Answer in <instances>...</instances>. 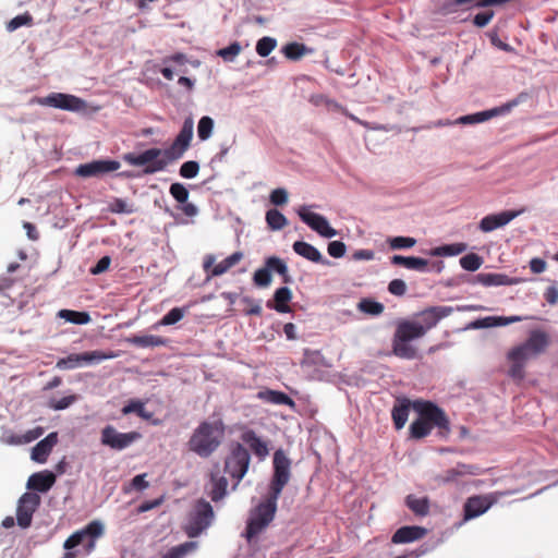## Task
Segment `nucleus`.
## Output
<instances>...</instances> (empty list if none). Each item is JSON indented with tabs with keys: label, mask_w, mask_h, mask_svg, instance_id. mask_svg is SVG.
<instances>
[{
	"label": "nucleus",
	"mask_w": 558,
	"mask_h": 558,
	"mask_svg": "<svg viewBox=\"0 0 558 558\" xmlns=\"http://www.w3.org/2000/svg\"><path fill=\"white\" fill-rule=\"evenodd\" d=\"M274 474L269 484V492L265 499L251 512L245 529V537L251 542L262 533L274 520L277 512V501L291 477V460L283 450L274 453Z\"/></svg>",
	"instance_id": "obj_1"
},
{
	"label": "nucleus",
	"mask_w": 558,
	"mask_h": 558,
	"mask_svg": "<svg viewBox=\"0 0 558 558\" xmlns=\"http://www.w3.org/2000/svg\"><path fill=\"white\" fill-rule=\"evenodd\" d=\"M412 408L418 414V417L409 427L411 438H425L434 427L438 428L441 436H447L450 433L448 416L436 403L426 400H415L412 402Z\"/></svg>",
	"instance_id": "obj_2"
},
{
	"label": "nucleus",
	"mask_w": 558,
	"mask_h": 558,
	"mask_svg": "<svg viewBox=\"0 0 558 558\" xmlns=\"http://www.w3.org/2000/svg\"><path fill=\"white\" fill-rule=\"evenodd\" d=\"M225 426L221 421L202 422L187 441L189 449L202 458L211 456L221 445Z\"/></svg>",
	"instance_id": "obj_3"
},
{
	"label": "nucleus",
	"mask_w": 558,
	"mask_h": 558,
	"mask_svg": "<svg viewBox=\"0 0 558 558\" xmlns=\"http://www.w3.org/2000/svg\"><path fill=\"white\" fill-rule=\"evenodd\" d=\"M104 534V523L99 520L90 521L83 529L75 531L65 539L63 548L66 553H64L62 558H77L80 550H73L77 546H82L85 556L90 555L96 548L97 541L101 538Z\"/></svg>",
	"instance_id": "obj_4"
},
{
	"label": "nucleus",
	"mask_w": 558,
	"mask_h": 558,
	"mask_svg": "<svg viewBox=\"0 0 558 558\" xmlns=\"http://www.w3.org/2000/svg\"><path fill=\"white\" fill-rule=\"evenodd\" d=\"M424 329L420 323L412 320H401L398 323L392 338V353L405 360H413L417 356V350L410 341L422 338Z\"/></svg>",
	"instance_id": "obj_5"
},
{
	"label": "nucleus",
	"mask_w": 558,
	"mask_h": 558,
	"mask_svg": "<svg viewBox=\"0 0 558 558\" xmlns=\"http://www.w3.org/2000/svg\"><path fill=\"white\" fill-rule=\"evenodd\" d=\"M123 160L131 166L144 167V174L162 171L170 163L167 156H163V150L159 148H149L141 154L128 153L123 155Z\"/></svg>",
	"instance_id": "obj_6"
},
{
	"label": "nucleus",
	"mask_w": 558,
	"mask_h": 558,
	"mask_svg": "<svg viewBox=\"0 0 558 558\" xmlns=\"http://www.w3.org/2000/svg\"><path fill=\"white\" fill-rule=\"evenodd\" d=\"M213 519L214 510L211 505L205 499H199L189 513L184 531L189 537H196L210 525Z\"/></svg>",
	"instance_id": "obj_7"
},
{
	"label": "nucleus",
	"mask_w": 558,
	"mask_h": 558,
	"mask_svg": "<svg viewBox=\"0 0 558 558\" xmlns=\"http://www.w3.org/2000/svg\"><path fill=\"white\" fill-rule=\"evenodd\" d=\"M251 457L241 444L232 446L230 454L225 460V472L235 480L234 487L241 482L250 466Z\"/></svg>",
	"instance_id": "obj_8"
},
{
	"label": "nucleus",
	"mask_w": 558,
	"mask_h": 558,
	"mask_svg": "<svg viewBox=\"0 0 558 558\" xmlns=\"http://www.w3.org/2000/svg\"><path fill=\"white\" fill-rule=\"evenodd\" d=\"M32 104L53 107L66 111H81L85 109V101L74 95L63 93H51L46 97H35Z\"/></svg>",
	"instance_id": "obj_9"
},
{
	"label": "nucleus",
	"mask_w": 558,
	"mask_h": 558,
	"mask_svg": "<svg viewBox=\"0 0 558 558\" xmlns=\"http://www.w3.org/2000/svg\"><path fill=\"white\" fill-rule=\"evenodd\" d=\"M141 438L138 432L120 433L112 425L105 426L100 433L101 445L113 450H123Z\"/></svg>",
	"instance_id": "obj_10"
},
{
	"label": "nucleus",
	"mask_w": 558,
	"mask_h": 558,
	"mask_svg": "<svg viewBox=\"0 0 558 558\" xmlns=\"http://www.w3.org/2000/svg\"><path fill=\"white\" fill-rule=\"evenodd\" d=\"M193 120L187 118L183 122V125L171 146L163 150V156H167L170 162L180 159L189 149L193 138Z\"/></svg>",
	"instance_id": "obj_11"
},
{
	"label": "nucleus",
	"mask_w": 558,
	"mask_h": 558,
	"mask_svg": "<svg viewBox=\"0 0 558 558\" xmlns=\"http://www.w3.org/2000/svg\"><path fill=\"white\" fill-rule=\"evenodd\" d=\"M244 257V254L240 251L234 252L230 256L226 257L218 264H215L216 257L213 254H208L204 257L203 269L207 275V280L213 277H218L227 271H229L232 267L238 265Z\"/></svg>",
	"instance_id": "obj_12"
},
{
	"label": "nucleus",
	"mask_w": 558,
	"mask_h": 558,
	"mask_svg": "<svg viewBox=\"0 0 558 558\" xmlns=\"http://www.w3.org/2000/svg\"><path fill=\"white\" fill-rule=\"evenodd\" d=\"M549 344V336L542 330H532L526 341L514 347L513 354H524L529 359L543 353Z\"/></svg>",
	"instance_id": "obj_13"
},
{
	"label": "nucleus",
	"mask_w": 558,
	"mask_h": 558,
	"mask_svg": "<svg viewBox=\"0 0 558 558\" xmlns=\"http://www.w3.org/2000/svg\"><path fill=\"white\" fill-rule=\"evenodd\" d=\"M40 505V497L35 493H24L19 499L16 508L17 524L26 529L31 525L33 514Z\"/></svg>",
	"instance_id": "obj_14"
},
{
	"label": "nucleus",
	"mask_w": 558,
	"mask_h": 558,
	"mask_svg": "<svg viewBox=\"0 0 558 558\" xmlns=\"http://www.w3.org/2000/svg\"><path fill=\"white\" fill-rule=\"evenodd\" d=\"M298 214L301 220L319 235L324 238H333L337 235V231L330 227L328 220L324 216L310 211L306 206H302Z\"/></svg>",
	"instance_id": "obj_15"
},
{
	"label": "nucleus",
	"mask_w": 558,
	"mask_h": 558,
	"mask_svg": "<svg viewBox=\"0 0 558 558\" xmlns=\"http://www.w3.org/2000/svg\"><path fill=\"white\" fill-rule=\"evenodd\" d=\"M120 162L117 160H94L92 162L82 163L75 169V174L81 178L99 177L105 173L117 171Z\"/></svg>",
	"instance_id": "obj_16"
},
{
	"label": "nucleus",
	"mask_w": 558,
	"mask_h": 558,
	"mask_svg": "<svg viewBox=\"0 0 558 558\" xmlns=\"http://www.w3.org/2000/svg\"><path fill=\"white\" fill-rule=\"evenodd\" d=\"M522 210H506L499 214H493L485 216L480 222V229L483 232H490L497 228L504 227L513 220L515 217L521 215Z\"/></svg>",
	"instance_id": "obj_17"
},
{
	"label": "nucleus",
	"mask_w": 558,
	"mask_h": 558,
	"mask_svg": "<svg viewBox=\"0 0 558 558\" xmlns=\"http://www.w3.org/2000/svg\"><path fill=\"white\" fill-rule=\"evenodd\" d=\"M452 313L450 306H430L422 311L418 316L421 318V327L424 329V335L434 328L440 319L449 316Z\"/></svg>",
	"instance_id": "obj_18"
},
{
	"label": "nucleus",
	"mask_w": 558,
	"mask_h": 558,
	"mask_svg": "<svg viewBox=\"0 0 558 558\" xmlns=\"http://www.w3.org/2000/svg\"><path fill=\"white\" fill-rule=\"evenodd\" d=\"M493 501L487 496H473L464 504V519L470 520L485 513Z\"/></svg>",
	"instance_id": "obj_19"
},
{
	"label": "nucleus",
	"mask_w": 558,
	"mask_h": 558,
	"mask_svg": "<svg viewBox=\"0 0 558 558\" xmlns=\"http://www.w3.org/2000/svg\"><path fill=\"white\" fill-rule=\"evenodd\" d=\"M427 534V530L422 526L416 525H407L398 529L392 537L391 542L393 544H407L418 541L423 538Z\"/></svg>",
	"instance_id": "obj_20"
},
{
	"label": "nucleus",
	"mask_w": 558,
	"mask_h": 558,
	"mask_svg": "<svg viewBox=\"0 0 558 558\" xmlns=\"http://www.w3.org/2000/svg\"><path fill=\"white\" fill-rule=\"evenodd\" d=\"M57 442L58 433H50L32 449V459L38 463H45Z\"/></svg>",
	"instance_id": "obj_21"
},
{
	"label": "nucleus",
	"mask_w": 558,
	"mask_h": 558,
	"mask_svg": "<svg viewBox=\"0 0 558 558\" xmlns=\"http://www.w3.org/2000/svg\"><path fill=\"white\" fill-rule=\"evenodd\" d=\"M56 483V475L50 471L34 473L27 481V488L40 493L48 492Z\"/></svg>",
	"instance_id": "obj_22"
},
{
	"label": "nucleus",
	"mask_w": 558,
	"mask_h": 558,
	"mask_svg": "<svg viewBox=\"0 0 558 558\" xmlns=\"http://www.w3.org/2000/svg\"><path fill=\"white\" fill-rule=\"evenodd\" d=\"M292 247L298 255L307 260L317 264L329 265V260L324 258L322 253L314 245L305 241H295Z\"/></svg>",
	"instance_id": "obj_23"
},
{
	"label": "nucleus",
	"mask_w": 558,
	"mask_h": 558,
	"mask_svg": "<svg viewBox=\"0 0 558 558\" xmlns=\"http://www.w3.org/2000/svg\"><path fill=\"white\" fill-rule=\"evenodd\" d=\"M392 265L402 266L407 269L416 270V271H427L428 270V260L415 257V256H402V255H393L390 258Z\"/></svg>",
	"instance_id": "obj_24"
},
{
	"label": "nucleus",
	"mask_w": 558,
	"mask_h": 558,
	"mask_svg": "<svg viewBox=\"0 0 558 558\" xmlns=\"http://www.w3.org/2000/svg\"><path fill=\"white\" fill-rule=\"evenodd\" d=\"M291 300V290L287 287H281L274 293V304L271 301H268L267 307L275 308L278 313H289L291 312V307L289 306Z\"/></svg>",
	"instance_id": "obj_25"
},
{
	"label": "nucleus",
	"mask_w": 558,
	"mask_h": 558,
	"mask_svg": "<svg viewBox=\"0 0 558 558\" xmlns=\"http://www.w3.org/2000/svg\"><path fill=\"white\" fill-rule=\"evenodd\" d=\"M241 438L258 458L264 459L268 456L269 450L267 444L262 440L254 430L248 429L244 432Z\"/></svg>",
	"instance_id": "obj_26"
},
{
	"label": "nucleus",
	"mask_w": 558,
	"mask_h": 558,
	"mask_svg": "<svg viewBox=\"0 0 558 558\" xmlns=\"http://www.w3.org/2000/svg\"><path fill=\"white\" fill-rule=\"evenodd\" d=\"M476 282L485 286H512L518 282L517 279L510 278L505 274H492V272H481L476 276Z\"/></svg>",
	"instance_id": "obj_27"
},
{
	"label": "nucleus",
	"mask_w": 558,
	"mask_h": 558,
	"mask_svg": "<svg viewBox=\"0 0 558 558\" xmlns=\"http://www.w3.org/2000/svg\"><path fill=\"white\" fill-rule=\"evenodd\" d=\"M228 481L225 476L219 474V471L211 472L210 474V489L208 492L213 501L221 500L227 494Z\"/></svg>",
	"instance_id": "obj_28"
},
{
	"label": "nucleus",
	"mask_w": 558,
	"mask_h": 558,
	"mask_svg": "<svg viewBox=\"0 0 558 558\" xmlns=\"http://www.w3.org/2000/svg\"><path fill=\"white\" fill-rule=\"evenodd\" d=\"M514 348L508 352V360L511 362V366L508 374L511 378L522 380L525 376L524 366L529 357L524 354H513Z\"/></svg>",
	"instance_id": "obj_29"
},
{
	"label": "nucleus",
	"mask_w": 558,
	"mask_h": 558,
	"mask_svg": "<svg viewBox=\"0 0 558 558\" xmlns=\"http://www.w3.org/2000/svg\"><path fill=\"white\" fill-rule=\"evenodd\" d=\"M257 398L268 403L288 405L291 409L295 407L293 399L282 391L271 389L262 390L258 391Z\"/></svg>",
	"instance_id": "obj_30"
},
{
	"label": "nucleus",
	"mask_w": 558,
	"mask_h": 558,
	"mask_svg": "<svg viewBox=\"0 0 558 558\" xmlns=\"http://www.w3.org/2000/svg\"><path fill=\"white\" fill-rule=\"evenodd\" d=\"M126 341L132 344V345H135L137 348H154V347H161V345H166L168 340L160 337V336H155V335H143V336H138V335H134V336H131L126 339Z\"/></svg>",
	"instance_id": "obj_31"
},
{
	"label": "nucleus",
	"mask_w": 558,
	"mask_h": 558,
	"mask_svg": "<svg viewBox=\"0 0 558 558\" xmlns=\"http://www.w3.org/2000/svg\"><path fill=\"white\" fill-rule=\"evenodd\" d=\"M77 355L82 366L97 364L105 360L116 359L117 356H119V354L113 351L106 352L98 350L78 353Z\"/></svg>",
	"instance_id": "obj_32"
},
{
	"label": "nucleus",
	"mask_w": 558,
	"mask_h": 558,
	"mask_svg": "<svg viewBox=\"0 0 558 558\" xmlns=\"http://www.w3.org/2000/svg\"><path fill=\"white\" fill-rule=\"evenodd\" d=\"M412 407V402L408 399H403V401L399 405H395L391 411V417L395 424L396 429H401L404 427L408 417L409 411Z\"/></svg>",
	"instance_id": "obj_33"
},
{
	"label": "nucleus",
	"mask_w": 558,
	"mask_h": 558,
	"mask_svg": "<svg viewBox=\"0 0 558 558\" xmlns=\"http://www.w3.org/2000/svg\"><path fill=\"white\" fill-rule=\"evenodd\" d=\"M408 508L418 517H425L429 512V501L426 497L417 498L409 495L405 499Z\"/></svg>",
	"instance_id": "obj_34"
},
{
	"label": "nucleus",
	"mask_w": 558,
	"mask_h": 558,
	"mask_svg": "<svg viewBox=\"0 0 558 558\" xmlns=\"http://www.w3.org/2000/svg\"><path fill=\"white\" fill-rule=\"evenodd\" d=\"M468 245L465 243H453L437 246L430 250L432 256H456L465 252Z\"/></svg>",
	"instance_id": "obj_35"
},
{
	"label": "nucleus",
	"mask_w": 558,
	"mask_h": 558,
	"mask_svg": "<svg viewBox=\"0 0 558 558\" xmlns=\"http://www.w3.org/2000/svg\"><path fill=\"white\" fill-rule=\"evenodd\" d=\"M312 51L311 48L300 43H290L283 47V53L290 60H299Z\"/></svg>",
	"instance_id": "obj_36"
},
{
	"label": "nucleus",
	"mask_w": 558,
	"mask_h": 558,
	"mask_svg": "<svg viewBox=\"0 0 558 558\" xmlns=\"http://www.w3.org/2000/svg\"><path fill=\"white\" fill-rule=\"evenodd\" d=\"M266 222L271 230H281L288 226V219L278 209H269L266 213Z\"/></svg>",
	"instance_id": "obj_37"
},
{
	"label": "nucleus",
	"mask_w": 558,
	"mask_h": 558,
	"mask_svg": "<svg viewBox=\"0 0 558 558\" xmlns=\"http://www.w3.org/2000/svg\"><path fill=\"white\" fill-rule=\"evenodd\" d=\"M59 316L64 318L66 322L76 325H85L90 320V316L87 312H77L72 310H61L59 312Z\"/></svg>",
	"instance_id": "obj_38"
},
{
	"label": "nucleus",
	"mask_w": 558,
	"mask_h": 558,
	"mask_svg": "<svg viewBox=\"0 0 558 558\" xmlns=\"http://www.w3.org/2000/svg\"><path fill=\"white\" fill-rule=\"evenodd\" d=\"M357 310L372 316H378L384 312L385 307L381 303L375 300L362 299L357 303Z\"/></svg>",
	"instance_id": "obj_39"
},
{
	"label": "nucleus",
	"mask_w": 558,
	"mask_h": 558,
	"mask_svg": "<svg viewBox=\"0 0 558 558\" xmlns=\"http://www.w3.org/2000/svg\"><path fill=\"white\" fill-rule=\"evenodd\" d=\"M121 412L124 415L136 413L140 417L144 420H149L151 417V413H148L145 410L144 402H142L141 400H131L128 404H125L122 408Z\"/></svg>",
	"instance_id": "obj_40"
},
{
	"label": "nucleus",
	"mask_w": 558,
	"mask_h": 558,
	"mask_svg": "<svg viewBox=\"0 0 558 558\" xmlns=\"http://www.w3.org/2000/svg\"><path fill=\"white\" fill-rule=\"evenodd\" d=\"M465 474L474 475L476 474V469L473 465L458 464L456 468L449 469L445 472L444 480L446 482H452L456 481L457 477Z\"/></svg>",
	"instance_id": "obj_41"
},
{
	"label": "nucleus",
	"mask_w": 558,
	"mask_h": 558,
	"mask_svg": "<svg viewBox=\"0 0 558 558\" xmlns=\"http://www.w3.org/2000/svg\"><path fill=\"white\" fill-rule=\"evenodd\" d=\"M196 547L195 542H186L179 546L172 547L162 558H184L186 554L194 550Z\"/></svg>",
	"instance_id": "obj_42"
},
{
	"label": "nucleus",
	"mask_w": 558,
	"mask_h": 558,
	"mask_svg": "<svg viewBox=\"0 0 558 558\" xmlns=\"http://www.w3.org/2000/svg\"><path fill=\"white\" fill-rule=\"evenodd\" d=\"M483 264V258L475 254L470 253L460 258V265L464 270L476 271Z\"/></svg>",
	"instance_id": "obj_43"
},
{
	"label": "nucleus",
	"mask_w": 558,
	"mask_h": 558,
	"mask_svg": "<svg viewBox=\"0 0 558 558\" xmlns=\"http://www.w3.org/2000/svg\"><path fill=\"white\" fill-rule=\"evenodd\" d=\"M214 129V120L210 117H203L198 121L197 135L199 140L206 141L210 137Z\"/></svg>",
	"instance_id": "obj_44"
},
{
	"label": "nucleus",
	"mask_w": 558,
	"mask_h": 558,
	"mask_svg": "<svg viewBox=\"0 0 558 558\" xmlns=\"http://www.w3.org/2000/svg\"><path fill=\"white\" fill-rule=\"evenodd\" d=\"M185 314V310L181 307L171 308L159 322L157 325L169 326L177 324L180 322Z\"/></svg>",
	"instance_id": "obj_45"
},
{
	"label": "nucleus",
	"mask_w": 558,
	"mask_h": 558,
	"mask_svg": "<svg viewBox=\"0 0 558 558\" xmlns=\"http://www.w3.org/2000/svg\"><path fill=\"white\" fill-rule=\"evenodd\" d=\"M242 51V47L240 43L234 41L228 47L221 48L217 51V54L222 58L225 61L231 62L235 59L236 56Z\"/></svg>",
	"instance_id": "obj_46"
},
{
	"label": "nucleus",
	"mask_w": 558,
	"mask_h": 558,
	"mask_svg": "<svg viewBox=\"0 0 558 558\" xmlns=\"http://www.w3.org/2000/svg\"><path fill=\"white\" fill-rule=\"evenodd\" d=\"M33 24V16L25 12L24 14L17 15L10 20L7 23V29L9 32H14L15 29L20 28L21 26H31Z\"/></svg>",
	"instance_id": "obj_47"
},
{
	"label": "nucleus",
	"mask_w": 558,
	"mask_h": 558,
	"mask_svg": "<svg viewBox=\"0 0 558 558\" xmlns=\"http://www.w3.org/2000/svg\"><path fill=\"white\" fill-rule=\"evenodd\" d=\"M277 46V41L271 37H263L256 44V52L260 57H267Z\"/></svg>",
	"instance_id": "obj_48"
},
{
	"label": "nucleus",
	"mask_w": 558,
	"mask_h": 558,
	"mask_svg": "<svg viewBox=\"0 0 558 558\" xmlns=\"http://www.w3.org/2000/svg\"><path fill=\"white\" fill-rule=\"evenodd\" d=\"M391 250L410 248L416 244V240L410 236H395L388 240Z\"/></svg>",
	"instance_id": "obj_49"
},
{
	"label": "nucleus",
	"mask_w": 558,
	"mask_h": 558,
	"mask_svg": "<svg viewBox=\"0 0 558 558\" xmlns=\"http://www.w3.org/2000/svg\"><path fill=\"white\" fill-rule=\"evenodd\" d=\"M169 192L171 196L180 204L186 203L189 199V191L182 183H172Z\"/></svg>",
	"instance_id": "obj_50"
},
{
	"label": "nucleus",
	"mask_w": 558,
	"mask_h": 558,
	"mask_svg": "<svg viewBox=\"0 0 558 558\" xmlns=\"http://www.w3.org/2000/svg\"><path fill=\"white\" fill-rule=\"evenodd\" d=\"M265 266L269 269V271H275L279 275H286L288 266L287 264L277 256L268 257L265 262Z\"/></svg>",
	"instance_id": "obj_51"
},
{
	"label": "nucleus",
	"mask_w": 558,
	"mask_h": 558,
	"mask_svg": "<svg viewBox=\"0 0 558 558\" xmlns=\"http://www.w3.org/2000/svg\"><path fill=\"white\" fill-rule=\"evenodd\" d=\"M241 302L246 305L244 308V314L252 316H259L262 315V306L260 302L252 299L251 296H243Z\"/></svg>",
	"instance_id": "obj_52"
},
{
	"label": "nucleus",
	"mask_w": 558,
	"mask_h": 558,
	"mask_svg": "<svg viewBox=\"0 0 558 558\" xmlns=\"http://www.w3.org/2000/svg\"><path fill=\"white\" fill-rule=\"evenodd\" d=\"M253 281L257 287H268L271 282V274L269 269L266 266L257 269L254 272Z\"/></svg>",
	"instance_id": "obj_53"
},
{
	"label": "nucleus",
	"mask_w": 558,
	"mask_h": 558,
	"mask_svg": "<svg viewBox=\"0 0 558 558\" xmlns=\"http://www.w3.org/2000/svg\"><path fill=\"white\" fill-rule=\"evenodd\" d=\"M199 171V165L197 161H185L180 167V175L185 179H193L198 174Z\"/></svg>",
	"instance_id": "obj_54"
},
{
	"label": "nucleus",
	"mask_w": 558,
	"mask_h": 558,
	"mask_svg": "<svg viewBox=\"0 0 558 558\" xmlns=\"http://www.w3.org/2000/svg\"><path fill=\"white\" fill-rule=\"evenodd\" d=\"M56 367L59 369H73L76 367H82L81 361L78 360V355L76 353L70 354L66 357L60 359Z\"/></svg>",
	"instance_id": "obj_55"
},
{
	"label": "nucleus",
	"mask_w": 558,
	"mask_h": 558,
	"mask_svg": "<svg viewBox=\"0 0 558 558\" xmlns=\"http://www.w3.org/2000/svg\"><path fill=\"white\" fill-rule=\"evenodd\" d=\"M511 104L502 107V108H494L492 110H486V111H481V112H476V113H473L474 116V119H475V123H481V122H484V121H487L489 120L490 118L497 116L498 113L502 112V111H506V110H509L511 108Z\"/></svg>",
	"instance_id": "obj_56"
},
{
	"label": "nucleus",
	"mask_w": 558,
	"mask_h": 558,
	"mask_svg": "<svg viewBox=\"0 0 558 558\" xmlns=\"http://www.w3.org/2000/svg\"><path fill=\"white\" fill-rule=\"evenodd\" d=\"M109 210L114 214H132L134 211L133 208L122 198H114L109 204Z\"/></svg>",
	"instance_id": "obj_57"
},
{
	"label": "nucleus",
	"mask_w": 558,
	"mask_h": 558,
	"mask_svg": "<svg viewBox=\"0 0 558 558\" xmlns=\"http://www.w3.org/2000/svg\"><path fill=\"white\" fill-rule=\"evenodd\" d=\"M269 199L271 204L282 206L288 203V192L282 187L275 189L271 191Z\"/></svg>",
	"instance_id": "obj_58"
},
{
	"label": "nucleus",
	"mask_w": 558,
	"mask_h": 558,
	"mask_svg": "<svg viewBox=\"0 0 558 558\" xmlns=\"http://www.w3.org/2000/svg\"><path fill=\"white\" fill-rule=\"evenodd\" d=\"M75 400H76V397L74 395L66 396V397H63L58 400L52 399L49 402V407L53 410H64V409L69 408L72 403H74Z\"/></svg>",
	"instance_id": "obj_59"
},
{
	"label": "nucleus",
	"mask_w": 558,
	"mask_h": 558,
	"mask_svg": "<svg viewBox=\"0 0 558 558\" xmlns=\"http://www.w3.org/2000/svg\"><path fill=\"white\" fill-rule=\"evenodd\" d=\"M327 251L331 257L340 258L345 254V244L341 241H332L328 244Z\"/></svg>",
	"instance_id": "obj_60"
},
{
	"label": "nucleus",
	"mask_w": 558,
	"mask_h": 558,
	"mask_svg": "<svg viewBox=\"0 0 558 558\" xmlns=\"http://www.w3.org/2000/svg\"><path fill=\"white\" fill-rule=\"evenodd\" d=\"M388 291L397 296H402L407 292V284L402 279H393L388 284Z\"/></svg>",
	"instance_id": "obj_61"
},
{
	"label": "nucleus",
	"mask_w": 558,
	"mask_h": 558,
	"mask_svg": "<svg viewBox=\"0 0 558 558\" xmlns=\"http://www.w3.org/2000/svg\"><path fill=\"white\" fill-rule=\"evenodd\" d=\"M509 325L508 317L506 316H489L481 320L482 327H496Z\"/></svg>",
	"instance_id": "obj_62"
},
{
	"label": "nucleus",
	"mask_w": 558,
	"mask_h": 558,
	"mask_svg": "<svg viewBox=\"0 0 558 558\" xmlns=\"http://www.w3.org/2000/svg\"><path fill=\"white\" fill-rule=\"evenodd\" d=\"M111 258L109 256L101 257L97 264L89 269V272L92 275H100L105 271H107L110 267Z\"/></svg>",
	"instance_id": "obj_63"
},
{
	"label": "nucleus",
	"mask_w": 558,
	"mask_h": 558,
	"mask_svg": "<svg viewBox=\"0 0 558 558\" xmlns=\"http://www.w3.org/2000/svg\"><path fill=\"white\" fill-rule=\"evenodd\" d=\"M493 17H494L493 11L481 12L474 16L473 23L477 27H484L492 21Z\"/></svg>",
	"instance_id": "obj_64"
}]
</instances>
